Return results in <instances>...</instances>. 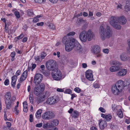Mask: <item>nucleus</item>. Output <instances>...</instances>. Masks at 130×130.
<instances>
[{
  "instance_id": "13",
  "label": "nucleus",
  "mask_w": 130,
  "mask_h": 130,
  "mask_svg": "<svg viewBox=\"0 0 130 130\" xmlns=\"http://www.w3.org/2000/svg\"><path fill=\"white\" fill-rule=\"evenodd\" d=\"M86 78L90 81H93V78L92 74V71L91 70H88L86 72Z\"/></svg>"
},
{
  "instance_id": "44",
  "label": "nucleus",
  "mask_w": 130,
  "mask_h": 130,
  "mask_svg": "<svg viewBox=\"0 0 130 130\" xmlns=\"http://www.w3.org/2000/svg\"><path fill=\"white\" fill-rule=\"evenodd\" d=\"M115 69V68L114 67H112L110 68V70L111 72H115L116 71Z\"/></svg>"
},
{
  "instance_id": "22",
  "label": "nucleus",
  "mask_w": 130,
  "mask_h": 130,
  "mask_svg": "<svg viewBox=\"0 0 130 130\" xmlns=\"http://www.w3.org/2000/svg\"><path fill=\"white\" fill-rule=\"evenodd\" d=\"M120 58L121 60L123 61H126L127 59H129V58L127 57L126 54L124 53H122L120 56Z\"/></svg>"
},
{
  "instance_id": "21",
  "label": "nucleus",
  "mask_w": 130,
  "mask_h": 130,
  "mask_svg": "<svg viewBox=\"0 0 130 130\" xmlns=\"http://www.w3.org/2000/svg\"><path fill=\"white\" fill-rule=\"evenodd\" d=\"M125 11H130V0H127L125 7Z\"/></svg>"
},
{
  "instance_id": "42",
  "label": "nucleus",
  "mask_w": 130,
  "mask_h": 130,
  "mask_svg": "<svg viewBox=\"0 0 130 130\" xmlns=\"http://www.w3.org/2000/svg\"><path fill=\"white\" fill-rule=\"evenodd\" d=\"M35 59L36 61H42V59H41V60H40V58L39 56H37V57H35Z\"/></svg>"
},
{
  "instance_id": "48",
  "label": "nucleus",
  "mask_w": 130,
  "mask_h": 130,
  "mask_svg": "<svg viewBox=\"0 0 130 130\" xmlns=\"http://www.w3.org/2000/svg\"><path fill=\"white\" fill-rule=\"evenodd\" d=\"M46 123V124L47 128L52 127V126L51 125V123H50L48 122H47Z\"/></svg>"
},
{
  "instance_id": "4",
  "label": "nucleus",
  "mask_w": 130,
  "mask_h": 130,
  "mask_svg": "<svg viewBox=\"0 0 130 130\" xmlns=\"http://www.w3.org/2000/svg\"><path fill=\"white\" fill-rule=\"evenodd\" d=\"M106 31H105V29L103 26L100 27L99 33L101 37L103 40H104L107 37L109 38L110 37L112 34V31L110 27L107 25L106 27Z\"/></svg>"
},
{
  "instance_id": "52",
  "label": "nucleus",
  "mask_w": 130,
  "mask_h": 130,
  "mask_svg": "<svg viewBox=\"0 0 130 130\" xmlns=\"http://www.w3.org/2000/svg\"><path fill=\"white\" fill-rule=\"evenodd\" d=\"M4 120H5V121H6V120H9V121H11V120H8V119L7 118V115H6V113H5V114H4Z\"/></svg>"
},
{
  "instance_id": "26",
  "label": "nucleus",
  "mask_w": 130,
  "mask_h": 130,
  "mask_svg": "<svg viewBox=\"0 0 130 130\" xmlns=\"http://www.w3.org/2000/svg\"><path fill=\"white\" fill-rule=\"evenodd\" d=\"M42 111V110L40 109L37 112L35 115L37 118L39 119L40 117Z\"/></svg>"
},
{
  "instance_id": "33",
  "label": "nucleus",
  "mask_w": 130,
  "mask_h": 130,
  "mask_svg": "<svg viewBox=\"0 0 130 130\" xmlns=\"http://www.w3.org/2000/svg\"><path fill=\"white\" fill-rule=\"evenodd\" d=\"M46 54L45 52H43L42 53L40 58L42 59H44L45 57L46 56Z\"/></svg>"
},
{
  "instance_id": "14",
  "label": "nucleus",
  "mask_w": 130,
  "mask_h": 130,
  "mask_svg": "<svg viewBox=\"0 0 130 130\" xmlns=\"http://www.w3.org/2000/svg\"><path fill=\"white\" fill-rule=\"evenodd\" d=\"M28 75V72L27 70L24 71L22 74L20 78L19 82L20 83L25 80L26 78Z\"/></svg>"
},
{
  "instance_id": "57",
  "label": "nucleus",
  "mask_w": 130,
  "mask_h": 130,
  "mask_svg": "<svg viewBox=\"0 0 130 130\" xmlns=\"http://www.w3.org/2000/svg\"><path fill=\"white\" fill-rule=\"evenodd\" d=\"M82 67L84 68H86L87 67V65L86 63H83L82 64Z\"/></svg>"
},
{
  "instance_id": "9",
  "label": "nucleus",
  "mask_w": 130,
  "mask_h": 130,
  "mask_svg": "<svg viewBox=\"0 0 130 130\" xmlns=\"http://www.w3.org/2000/svg\"><path fill=\"white\" fill-rule=\"evenodd\" d=\"M56 61L52 60H50L47 61L46 63V67L49 70L52 71L55 68Z\"/></svg>"
},
{
  "instance_id": "55",
  "label": "nucleus",
  "mask_w": 130,
  "mask_h": 130,
  "mask_svg": "<svg viewBox=\"0 0 130 130\" xmlns=\"http://www.w3.org/2000/svg\"><path fill=\"white\" fill-rule=\"evenodd\" d=\"M6 124L7 126L9 128L11 126V123L9 122H6Z\"/></svg>"
},
{
  "instance_id": "15",
  "label": "nucleus",
  "mask_w": 130,
  "mask_h": 130,
  "mask_svg": "<svg viewBox=\"0 0 130 130\" xmlns=\"http://www.w3.org/2000/svg\"><path fill=\"white\" fill-rule=\"evenodd\" d=\"M127 71L125 69H121L116 74L117 76L118 77L123 76L125 75L126 74Z\"/></svg>"
},
{
  "instance_id": "56",
  "label": "nucleus",
  "mask_w": 130,
  "mask_h": 130,
  "mask_svg": "<svg viewBox=\"0 0 130 130\" xmlns=\"http://www.w3.org/2000/svg\"><path fill=\"white\" fill-rule=\"evenodd\" d=\"M83 15L84 17H86L88 16V13L85 12H84L83 13Z\"/></svg>"
},
{
  "instance_id": "30",
  "label": "nucleus",
  "mask_w": 130,
  "mask_h": 130,
  "mask_svg": "<svg viewBox=\"0 0 130 130\" xmlns=\"http://www.w3.org/2000/svg\"><path fill=\"white\" fill-rule=\"evenodd\" d=\"M24 36V35L23 33H22L19 36L16 37L15 38V39L16 40V41H17L20 39L22 38Z\"/></svg>"
},
{
  "instance_id": "18",
  "label": "nucleus",
  "mask_w": 130,
  "mask_h": 130,
  "mask_svg": "<svg viewBox=\"0 0 130 130\" xmlns=\"http://www.w3.org/2000/svg\"><path fill=\"white\" fill-rule=\"evenodd\" d=\"M99 126L100 129H103L107 126V123L105 120H99Z\"/></svg>"
},
{
  "instance_id": "6",
  "label": "nucleus",
  "mask_w": 130,
  "mask_h": 130,
  "mask_svg": "<svg viewBox=\"0 0 130 130\" xmlns=\"http://www.w3.org/2000/svg\"><path fill=\"white\" fill-rule=\"evenodd\" d=\"M45 88V85L42 83H41L39 86H36L34 90V94L37 96L40 95L44 91Z\"/></svg>"
},
{
  "instance_id": "46",
  "label": "nucleus",
  "mask_w": 130,
  "mask_h": 130,
  "mask_svg": "<svg viewBox=\"0 0 130 130\" xmlns=\"http://www.w3.org/2000/svg\"><path fill=\"white\" fill-rule=\"evenodd\" d=\"M4 84L6 85H8L9 83V81L8 79H6L5 80V81L4 82Z\"/></svg>"
},
{
  "instance_id": "17",
  "label": "nucleus",
  "mask_w": 130,
  "mask_h": 130,
  "mask_svg": "<svg viewBox=\"0 0 130 130\" xmlns=\"http://www.w3.org/2000/svg\"><path fill=\"white\" fill-rule=\"evenodd\" d=\"M56 100L53 97H51L48 99L46 101V103L48 104L52 105L56 103Z\"/></svg>"
},
{
  "instance_id": "53",
  "label": "nucleus",
  "mask_w": 130,
  "mask_h": 130,
  "mask_svg": "<svg viewBox=\"0 0 130 130\" xmlns=\"http://www.w3.org/2000/svg\"><path fill=\"white\" fill-rule=\"evenodd\" d=\"M36 66V65L35 64H33L31 67V70L32 71L34 69Z\"/></svg>"
},
{
  "instance_id": "61",
  "label": "nucleus",
  "mask_w": 130,
  "mask_h": 130,
  "mask_svg": "<svg viewBox=\"0 0 130 130\" xmlns=\"http://www.w3.org/2000/svg\"><path fill=\"white\" fill-rule=\"evenodd\" d=\"M16 52L17 53L21 54L22 53V51L21 50H19L18 49H17L16 50Z\"/></svg>"
},
{
  "instance_id": "51",
  "label": "nucleus",
  "mask_w": 130,
  "mask_h": 130,
  "mask_svg": "<svg viewBox=\"0 0 130 130\" xmlns=\"http://www.w3.org/2000/svg\"><path fill=\"white\" fill-rule=\"evenodd\" d=\"M44 24V23L43 22H41L40 23H37V25L38 26H42Z\"/></svg>"
},
{
  "instance_id": "28",
  "label": "nucleus",
  "mask_w": 130,
  "mask_h": 130,
  "mask_svg": "<svg viewBox=\"0 0 130 130\" xmlns=\"http://www.w3.org/2000/svg\"><path fill=\"white\" fill-rule=\"evenodd\" d=\"M112 118L111 116L110 115H106L105 118V121H109Z\"/></svg>"
},
{
  "instance_id": "27",
  "label": "nucleus",
  "mask_w": 130,
  "mask_h": 130,
  "mask_svg": "<svg viewBox=\"0 0 130 130\" xmlns=\"http://www.w3.org/2000/svg\"><path fill=\"white\" fill-rule=\"evenodd\" d=\"M28 15L30 17H33L34 15L33 11L32 10L28 9L27 10Z\"/></svg>"
},
{
  "instance_id": "38",
  "label": "nucleus",
  "mask_w": 130,
  "mask_h": 130,
  "mask_svg": "<svg viewBox=\"0 0 130 130\" xmlns=\"http://www.w3.org/2000/svg\"><path fill=\"white\" fill-rule=\"evenodd\" d=\"M92 49H100V47L99 45H95L92 46Z\"/></svg>"
},
{
  "instance_id": "29",
  "label": "nucleus",
  "mask_w": 130,
  "mask_h": 130,
  "mask_svg": "<svg viewBox=\"0 0 130 130\" xmlns=\"http://www.w3.org/2000/svg\"><path fill=\"white\" fill-rule=\"evenodd\" d=\"M119 111L117 113V115L120 118H121L123 117V113L121 109H119Z\"/></svg>"
},
{
  "instance_id": "50",
  "label": "nucleus",
  "mask_w": 130,
  "mask_h": 130,
  "mask_svg": "<svg viewBox=\"0 0 130 130\" xmlns=\"http://www.w3.org/2000/svg\"><path fill=\"white\" fill-rule=\"evenodd\" d=\"M103 51L105 53L108 54L109 52V49H103Z\"/></svg>"
},
{
  "instance_id": "2",
  "label": "nucleus",
  "mask_w": 130,
  "mask_h": 130,
  "mask_svg": "<svg viewBox=\"0 0 130 130\" xmlns=\"http://www.w3.org/2000/svg\"><path fill=\"white\" fill-rule=\"evenodd\" d=\"M124 83L123 80H119L115 85H113L112 87V91L113 93L116 95H118L121 92L124 87L126 86Z\"/></svg>"
},
{
  "instance_id": "43",
  "label": "nucleus",
  "mask_w": 130,
  "mask_h": 130,
  "mask_svg": "<svg viewBox=\"0 0 130 130\" xmlns=\"http://www.w3.org/2000/svg\"><path fill=\"white\" fill-rule=\"evenodd\" d=\"M99 110L101 112H105L106 110L103 107H101L99 108Z\"/></svg>"
},
{
  "instance_id": "64",
  "label": "nucleus",
  "mask_w": 130,
  "mask_h": 130,
  "mask_svg": "<svg viewBox=\"0 0 130 130\" xmlns=\"http://www.w3.org/2000/svg\"><path fill=\"white\" fill-rule=\"evenodd\" d=\"M91 130H97V128L95 127L92 126L91 128Z\"/></svg>"
},
{
  "instance_id": "1",
  "label": "nucleus",
  "mask_w": 130,
  "mask_h": 130,
  "mask_svg": "<svg viewBox=\"0 0 130 130\" xmlns=\"http://www.w3.org/2000/svg\"><path fill=\"white\" fill-rule=\"evenodd\" d=\"M74 31L71 32L65 36L62 39V42L65 44V49H81L82 47L78 42L76 41L75 39L70 36L75 35Z\"/></svg>"
},
{
  "instance_id": "10",
  "label": "nucleus",
  "mask_w": 130,
  "mask_h": 130,
  "mask_svg": "<svg viewBox=\"0 0 130 130\" xmlns=\"http://www.w3.org/2000/svg\"><path fill=\"white\" fill-rule=\"evenodd\" d=\"M118 22V18L114 16L111 17L110 18V24L115 28L118 30L121 29V27L119 26H118V27H116L115 25V24Z\"/></svg>"
},
{
  "instance_id": "49",
  "label": "nucleus",
  "mask_w": 130,
  "mask_h": 130,
  "mask_svg": "<svg viewBox=\"0 0 130 130\" xmlns=\"http://www.w3.org/2000/svg\"><path fill=\"white\" fill-rule=\"evenodd\" d=\"M94 87L95 88H98L100 86L98 84H95L93 85Z\"/></svg>"
},
{
  "instance_id": "7",
  "label": "nucleus",
  "mask_w": 130,
  "mask_h": 130,
  "mask_svg": "<svg viewBox=\"0 0 130 130\" xmlns=\"http://www.w3.org/2000/svg\"><path fill=\"white\" fill-rule=\"evenodd\" d=\"M5 101L6 104V108L10 109L11 107V94L10 92H7L5 95Z\"/></svg>"
},
{
  "instance_id": "40",
  "label": "nucleus",
  "mask_w": 130,
  "mask_h": 130,
  "mask_svg": "<svg viewBox=\"0 0 130 130\" xmlns=\"http://www.w3.org/2000/svg\"><path fill=\"white\" fill-rule=\"evenodd\" d=\"M75 91L78 93H79L81 91V90L79 88H76L74 89Z\"/></svg>"
},
{
  "instance_id": "11",
  "label": "nucleus",
  "mask_w": 130,
  "mask_h": 130,
  "mask_svg": "<svg viewBox=\"0 0 130 130\" xmlns=\"http://www.w3.org/2000/svg\"><path fill=\"white\" fill-rule=\"evenodd\" d=\"M43 78L42 75L39 73L36 74L34 77V83L36 85H37L41 82Z\"/></svg>"
},
{
  "instance_id": "54",
  "label": "nucleus",
  "mask_w": 130,
  "mask_h": 130,
  "mask_svg": "<svg viewBox=\"0 0 130 130\" xmlns=\"http://www.w3.org/2000/svg\"><path fill=\"white\" fill-rule=\"evenodd\" d=\"M122 5H121L120 4H119L117 6V9H121L122 8Z\"/></svg>"
},
{
  "instance_id": "23",
  "label": "nucleus",
  "mask_w": 130,
  "mask_h": 130,
  "mask_svg": "<svg viewBox=\"0 0 130 130\" xmlns=\"http://www.w3.org/2000/svg\"><path fill=\"white\" fill-rule=\"evenodd\" d=\"M52 127H55L58 125L59 123V121L57 119L54 120L51 123Z\"/></svg>"
},
{
  "instance_id": "8",
  "label": "nucleus",
  "mask_w": 130,
  "mask_h": 130,
  "mask_svg": "<svg viewBox=\"0 0 130 130\" xmlns=\"http://www.w3.org/2000/svg\"><path fill=\"white\" fill-rule=\"evenodd\" d=\"M55 114L52 111H48L45 112L42 116V118L45 120H49L54 118Z\"/></svg>"
},
{
  "instance_id": "19",
  "label": "nucleus",
  "mask_w": 130,
  "mask_h": 130,
  "mask_svg": "<svg viewBox=\"0 0 130 130\" xmlns=\"http://www.w3.org/2000/svg\"><path fill=\"white\" fill-rule=\"evenodd\" d=\"M127 21L126 19L123 16H121L118 18V22L122 25H124L126 22Z\"/></svg>"
},
{
  "instance_id": "24",
  "label": "nucleus",
  "mask_w": 130,
  "mask_h": 130,
  "mask_svg": "<svg viewBox=\"0 0 130 130\" xmlns=\"http://www.w3.org/2000/svg\"><path fill=\"white\" fill-rule=\"evenodd\" d=\"M45 94L43 95V96L39 97L37 99V102L40 103L43 102L45 100Z\"/></svg>"
},
{
  "instance_id": "58",
  "label": "nucleus",
  "mask_w": 130,
  "mask_h": 130,
  "mask_svg": "<svg viewBox=\"0 0 130 130\" xmlns=\"http://www.w3.org/2000/svg\"><path fill=\"white\" fill-rule=\"evenodd\" d=\"M52 3H55L57 2L58 0H49Z\"/></svg>"
},
{
  "instance_id": "16",
  "label": "nucleus",
  "mask_w": 130,
  "mask_h": 130,
  "mask_svg": "<svg viewBox=\"0 0 130 130\" xmlns=\"http://www.w3.org/2000/svg\"><path fill=\"white\" fill-rule=\"evenodd\" d=\"M111 64L113 65H115L114 67L115 68L116 71H118L120 69V67L119 66H120L121 64L119 62L117 61H114L111 62Z\"/></svg>"
},
{
  "instance_id": "12",
  "label": "nucleus",
  "mask_w": 130,
  "mask_h": 130,
  "mask_svg": "<svg viewBox=\"0 0 130 130\" xmlns=\"http://www.w3.org/2000/svg\"><path fill=\"white\" fill-rule=\"evenodd\" d=\"M21 71L20 70L17 71L15 75L12 76L11 78V85L12 87L14 88L16 84V83L17 79V76L21 74Z\"/></svg>"
},
{
  "instance_id": "3",
  "label": "nucleus",
  "mask_w": 130,
  "mask_h": 130,
  "mask_svg": "<svg viewBox=\"0 0 130 130\" xmlns=\"http://www.w3.org/2000/svg\"><path fill=\"white\" fill-rule=\"evenodd\" d=\"M94 35L93 32L90 29L86 31L83 30L79 35V38L80 40L84 42H85L87 40L89 41L93 38Z\"/></svg>"
},
{
  "instance_id": "45",
  "label": "nucleus",
  "mask_w": 130,
  "mask_h": 130,
  "mask_svg": "<svg viewBox=\"0 0 130 130\" xmlns=\"http://www.w3.org/2000/svg\"><path fill=\"white\" fill-rule=\"evenodd\" d=\"M42 125V123H40L37 124L36 125V126L38 127H41Z\"/></svg>"
},
{
  "instance_id": "62",
  "label": "nucleus",
  "mask_w": 130,
  "mask_h": 130,
  "mask_svg": "<svg viewBox=\"0 0 130 130\" xmlns=\"http://www.w3.org/2000/svg\"><path fill=\"white\" fill-rule=\"evenodd\" d=\"M73 109L72 108H70L69 110L68 111V112L70 113H72L73 111Z\"/></svg>"
},
{
  "instance_id": "32",
  "label": "nucleus",
  "mask_w": 130,
  "mask_h": 130,
  "mask_svg": "<svg viewBox=\"0 0 130 130\" xmlns=\"http://www.w3.org/2000/svg\"><path fill=\"white\" fill-rule=\"evenodd\" d=\"M29 99L30 102L32 103L34 102L33 97L32 95L30 94L29 96Z\"/></svg>"
},
{
  "instance_id": "20",
  "label": "nucleus",
  "mask_w": 130,
  "mask_h": 130,
  "mask_svg": "<svg viewBox=\"0 0 130 130\" xmlns=\"http://www.w3.org/2000/svg\"><path fill=\"white\" fill-rule=\"evenodd\" d=\"M91 51L93 54L96 55L97 57H99L101 56L100 53V49H91Z\"/></svg>"
},
{
  "instance_id": "5",
  "label": "nucleus",
  "mask_w": 130,
  "mask_h": 130,
  "mask_svg": "<svg viewBox=\"0 0 130 130\" xmlns=\"http://www.w3.org/2000/svg\"><path fill=\"white\" fill-rule=\"evenodd\" d=\"M52 75L54 79L56 80H59L62 79V74L60 71L57 68H55L52 71Z\"/></svg>"
},
{
  "instance_id": "60",
  "label": "nucleus",
  "mask_w": 130,
  "mask_h": 130,
  "mask_svg": "<svg viewBox=\"0 0 130 130\" xmlns=\"http://www.w3.org/2000/svg\"><path fill=\"white\" fill-rule=\"evenodd\" d=\"M112 108L113 110L114 111L116 110H117V108L116 107V106L115 105H112Z\"/></svg>"
},
{
  "instance_id": "35",
  "label": "nucleus",
  "mask_w": 130,
  "mask_h": 130,
  "mask_svg": "<svg viewBox=\"0 0 130 130\" xmlns=\"http://www.w3.org/2000/svg\"><path fill=\"white\" fill-rule=\"evenodd\" d=\"M35 1L36 3L41 4L45 2V0H35Z\"/></svg>"
},
{
  "instance_id": "37",
  "label": "nucleus",
  "mask_w": 130,
  "mask_h": 130,
  "mask_svg": "<svg viewBox=\"0 0 130 130\" xmlns=\"http://www.w3.org/2000/svg\"><path fill=\"white\" fill-rule=\"evenodd\" d=\"M86 20H83L82 19H80L79 20L78 23L79 24H82L83 23H85L86 22Z\"/></svg>"
},
{
  "instance_id": "47",
  "label": "nucleus",
  "mask_w": 130,
  "mask_h": 130,
  "mask_svg": "<svg viewBox=\"0 0 130 130\" xmlns=\"http://www.w3.org/2000/svg\"><path fill=\"white\" fill-rule=\"evenodd\" d=\"M15 52H13L11 53L10 56L11 57H15Z\"/></svg>"
},
{
  "instance_id": "25",
  "label": "nucleus",
  "mask_w": 130,
  "mask_h": 130,
  "mask_svg": "<svg viewBox=\"0 0 130 130\" xmlns=\"http://www.w3.org/2000/svg\"><path fill=\"white\" fill-rule=\"evenodd\" d=\"M78 116L79 113L76 110H74L72 113V117L74 118L78 117Z\"/></svg>"
},
{
  "instance_id": "34",
  "label": "nucleus",
  "mask_w": 130,
  "mask_h": 130,
  "mask_svg": "<svg viewBox=\"0 0 130 130\" xmlns=\"http://www.w3.org/2000/svg\"><path fill=\"white\" fill-rule=\"evenodd\" d=\"M14 14L18 19L20 17V15L19 12L18 11H15L14 12Z\"/></svg>"
},
{
  "instance_id": "59",
  "label": "nucleus",
  "mask_w": 130,
  "mask_h": 130,
  "mask_svg": "<svg viewBox=\"0 0 130 130\" xmlns=\"http://www.w3.org/2000/svg\"><path fill=\"white\" fill-rule=\"evenodd\" d=\"M40 68L42 70H43L45 69V67L44 65H42L40 66Z\"/></svg>"
},
{
  "instance_id": "63",
  "label": "nucleus",
  "mask_w": 130,
  "mask_h": 130,
  "mask_svg": "<svg viewBox=\"0 0 130 130\" xmlns=\"http://www.w3.org/2000/svg\"><path fill=\"white\" fill-rule=\"evenodd\" d=\"M127 42L128 47L130 49V39H129L127 40Z\"/></svg>"
},
{
  "instance_id": "36",
  "label": "nucleus",
  "mask_w": 130,
  "mask_h": 130,
  "mask_svg": "<svg viewBox=\"0 0 130 130\" xmlns=\"http://www.w3.org/2000/svg\"><path fill=\"white\" fill-rule=\"evenodd\" d=\"M48 27L50 28L53 29H54L55 28V26L53 23H50L48 25Z\"/></svg>"
},
{
  "instance_id": "31",
  "label": "nucleus",
  "mask_w": 130,
  "mask_h": 130,
  "mask_svg": "<svg viewBox=\"0 0 130 130\" xmlns=\"http://www.w3.org/2000/svg\"><path fill=\"white\" fill-rule=\"evenodd\" d=\"M41 17L40 15H37V17H34L33 20V22H34L36 23L38 22L39 21V19L38 18Z\"/></svg>"
},
{
  "instance_id": "39",
  "label": "nucleus",
  "mask_w": 130,
  "mask_h": 130,
  "mask_svg": "<svg viewBox=\"0 0 130 130\" xmlns=\"http://www.w3.org/2000/svg\"><path fill=\"white\" fill-rule=\"evenodd\" d=\"M71 90L69 89H67L66 90H65L64 92L65 93H68L69 94H70L71 93Z\"/></svg>"
},
{
  "instance_id": "41",
  "label": "nucleus",
  "mask_w": 130,
  "mask_h": 130,
  "mask_svg": "<svg viewBox=\"0 0 130 130\" xmlns=\"http://www.w3.org/2000/svg\"><path fill=\"white\" fill-rule=\"evenodd\" d=\"M29 121L30 122H32L33 121V116L32 114H30L29 116Z\"/></svg>"
}]
</instances>
